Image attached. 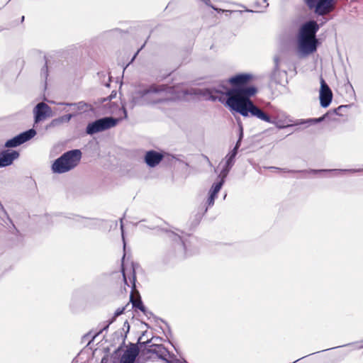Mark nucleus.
I'll use <instances>...</instances> for the list:
<instances>
[{"label":"nucleus","mask_w":363,"mask_h":363,"mask_svg":"<svg viewBox=\"0 0 363 363\" xmlns=\"http://www.w3.org/2000/svg\"><path fill=\"white\" fill-rule=\"evenodd\" d=\"M257 93L255 87L238 89L228 92V99L225 103L232 113H240L244 117L250 116L255 117L262 121L274 124L277 128L283 129L291 126V120L287 118L282 119L279 116L272 118L257 106L250 97Z\"/></svg>","instance_id":"f257e3e1"},{"label":"nucleus","mask_w":363,"mask_h":363,"mask_svg":"<svg viewBox=\"0 0 363 363\" xmlns=\"http://www.w3.org/2000/svg\"><path fill=\"white\" fill-rule=\"evenodd\" d=\"M187 93L179 87L168 86L164 84H152L138 91L133 98V105L157 104L167 101L180 99Z\"/></svg>","instance_id":"f03ea898"},{"label":"nucleus","mask_w":363,"mask_h":363,"mask_svg":"<svg viewBox=\"0 0 363 363\" xmlns=\"http://www.w3.org/2000/svg\"><path fill=\"white\" fill-rule=\"evenodd\" d=\"M252 78V76L250 74H239L235 76L230 77L228 79L230 84L233 86H236L234 89H229L224 86H219L218 88L213 89H199L195 90L194 94L202 96L206 100L211 101H222L223 96L225 94L227 97H229L228 92L238 89H245L246 87H241L246 84ZM247 86V88H248ZM228 99V98H227ZM228 100H226L227 101Z\"/></svg>","instance_id":"7ed1b4c3"},{"label":"nucleus","mask_w":363,"mask_h":363,"mask_svg":"<svg viewBox=\"0 0 363 363\" xmlns=\"http://www.w3.org/2000/svg\"><path fill=\"white\" fill-rule=\"evenodd\" d=\"M319 26L315 21H309L300 28L298 36V52L303 55L314 52L317 49L318 40L315 34Z\"/></svg>","instance_id":"20e7f679"},{"label":"nucleus","mask_w":363,"mask_h":363,"mask_svg":"<svg viewBox=\"0 0 363 363\" xmlns=\"http://www.w3.org/2000/svg\"><path fill=\"white\" fill-rule=\"evenodd\" d=\"M82 157L79 150H72L62 154L55 160L52 164L51 169L53 173L63 174L75 168Z\"/></svg>","instance_id":"39448f33"},{"label":"nucleus","mask_w":363,"mask_h":363,"mask_svg":"<svg viewBox=\"0 0 363 363\" xmlns=\"http://www.w3.org/2000/svg\"><path fill=\"white\" fill-rule=\"evenodd\" d=\"M120 119H116L111 117H106L98 119L93 123L88 124L86 127V133L93 135L101 132L116 125Z\"/></svg>","instance_id":"423d86ee"},{"label":"nucleus","mask_w":363,"mask_h":363,"mask_svg":"<svg viewBox=\"0 0 363 363\" xmlns=\"http://www.w3.org/2000/svg\"><path fill=\"white\" fill-rule=\"evenodd\" d=\"M230 169L231 167H228V166L225 164L220 174L218 175L220 181L213 184L208 192V198L206 201L208 206L206 207V208H208V207L212 206L214 204V201L216 198L217 197V194L220 191L224 183L225 179L227 177L228 174L229 173ZM206 210L207 209H206Z\"/></svg>","instance_id":"0eeeda50"},{"label":"nucleus","mask_w":363,"mask_h":363,"mask_svg":"<svg viewBox=\"0 0 363 363\" xmlns=\"http://www.w3.org/2000/svg\"><path fill=\"white\" fill-rule=\"evenodd\" d=\"M35 123H38L52 116L51 108L44 102L38 104L33 108Z\"/></svg>","instance_id":"6e6552de"},{"label":"nucleus","mask_w":363,"mask_h":363,"mask_svg":"<svg viewBox=\"0 0 363 363\" xmlns=\"http://www.w3.org/2000/svg\"><path fill=\"white\" fill-rule=\"evenodd\" d=\"M35 135L36 131L34 129H30L7 140L4 145L6 147H17L28 141L29 140L33 138Z\"/></svg>","instance_id":"1a4fd4ad"},{"label":"nucleus","mask_w":363,"mask_h":363,"mask_svg":"<svg viewBox=\"0 0 363 363\" xmlns=\"http://www.w3.org/2000/svg\"><path fill=\"white\" fill-rule=\"evenodd\" d=\"M336 0H318L313 6L314 12L318 16H325L335 9Z\"/></svg>","instance_id":"9d476101"},{"label":"nucleus","mask_w":363,"mask_h":363,"mask_svg":"<svg viewBox=\"0 0 363 363\" xmlns=\"http://www.w3.org/2000/svg\"><path fill=\"white\" fill-rule=\"evenodd\" d=\"M319 97L320 105L323 108H326L330 105L333 98L332 91L323 78L320 79Z\"/></svg>","instance_id":"9b49d317"},{"label":"nucleus","mask_w":363,"mask_h":363,"mask_svg":"<svg viewBox=\"0 0 363 363\" xmlns=\"http://www.w3.org/2000/svg\"><path fill=\"white\" fill-rule=\"evenodd\" d=\"M19 157V153L16 150H5L0 153V167H7L12 164L13 160Z\"/></svg>","instance_id":"f8f14e48"},{"label":"nucleus","mask_w":363,"mask_h":363,"mask_svg":"<svg viewBox=\"0 0 363 363\" xmlns=\"http://www.w3.org/2000/svg\"><path fill=\"white\" fill-rule=\"evenodd\" d=\"M242 137H243V128H242V125H240V134H239L238 140L235 147L233 148V150L230 152H229L225 157L226 161H225V164L228 166V167L232 168L233 165L234 164L235 158V156L237 155L238 150L239 147L240 146V143H241Z\"/></svg>","instance_id":"ddd939ff"},{"label":"nucleus","mask_w":363,"mask_h":363,"mask_svg":"<svg viewBox=\"0 0 363 363\" xmlns=\"http://www.w3.org/2000/svg\"><path fill=\"white\" fill-rule=\"evenodd\" d=\"M163 155L156 151H148L145 156V161L149 167L157 166L162 160Z\"/></svg>","instance_id":"4468645a"},{"label":"nucleus","mask_w":363,"mask_h":363,"mask_svg":"<svg viewBox=\"0 0 363 363\" xmlns=\"http://www.w3.org/2000/svg\"><path fill=\"white\" fill-rule=\"evenodd\" d=\"M138 354V350L137 348H130L124 352L121 359L120 363H134Z\"/></svg>","instance_id":"2eb2a0df"},{"label":"nucleus","mask_w":363,"mask_h":363,"mask_svg":"<svg viewBox=\"0 0 363 363\" xmlns=\"http://www.w3.org/2000/svg\"><path fill=\"white\" fill-rule=\"evenodd\" d=\"M72 117H73L72 114H67V115L60 116L57 118L52 120L51 122V125L55 126V125H58L64 123H68Z\"/></svg>","instance_id":"dca6fc26"},{"label":"nucleus","mask_w":363,"mask_h":363,"mask_svg":"<svg viewBox=\"0 0 363 363\" xmlns=\"http://www.w3.org/2000/svg\"><path fill=\"white\" fill-rule=\"evenodd\" d=\"M122 271L125 282L127 283V277L128 276L129 279L131 281H133V286H135V274L133 266H132L130 269L129 274H128L127 270L125 268H123Z\"/></svg>","instance_id":"f3484780"},{"label":"nucleus","mask_w":363,"mask_h":363,"mask_svg":"<svg viewBox=\"0 0 363 363\" xmlns=\"http://www.w3.org/2000/svg\"><path fill=\"white\" fill-rule=\"evenodd\" d=\"M130 301H131V302L133 303V307H135V308L140 309V311H144L145 308H144V306L143 305V303H142V301H140V298L134 299L133 296L131 295L130 296Z\"/></svg>","instance_id":"a211bd4d"},{"label":"nucleus","mask_w":363,"mask_h":363,"mask_svg":"<svg viewBox=\"0 0 363 363\" xmlns=\"http://www.w3.org/2000/svg\"><path fill=\"white\" fill-rule=\"evenodd\" d=\"M263 2L265 4L263 5V6H261L255 4V9H256L255 11V12H262L264 11V9H266L268 6V4H267V0H263Z\"/></svg>","instance_id":"6ab92c4d"},{"label":"nucleus","mask_w":363,"mask_h":363,"mask_svg":"<svg viewBox=\"0 0 363 363\" xmlns=\"http://www.w3.org/2000/svg\"><path fill=\"white\" fill-rule=\"evenodd\" d=\"M331 170H313V172H330ZM333 171H342V169H334ZM344 172H357L360 169H345Z\"/></svg>","instance_id":"aec40b11"},{"label":"nucleus","mask_w":363,"mask_h":363,"mask_svg":"<svg viewBox=\"0 0 363 363\" xmlns=\"http://www.w3.org/2000/svg\"><path fill=\"white\" fill-rule=\"evenodd\" d=\"M318 0H303L304 3L307 5V6L310 9H313V6H315V3L318 1Z\"/></svg>","instance_id":"412c9836"},{"label":"nucleus","mask_w":363,"mask_h":363,"mask_svg":"<svg viewBox=\"0 0 363 363\" xmlns=\"http://www.w3.org/2000/svg\"><path fill=\"white\" fill-rule=\"evenodd\" d=\"M124 309H125L124 308H118L116 311V312H115V313H114V318H116V317H118V315H121V314L123 313Z\"/></svg>","instance_id":"4be33fe9"},{"label":"nucleus","mask_w":363,"mask_h":363,"mask_svg":"<svg viewBox=\"0 0 363 363\" xmlns=\"http://www.w3.org/2000/svg\"><path fill=\"white\" fill-rule=\"evenodd\" d=\"M323 120V117H321V118H316V119H313V120H310L309 121L311 122V121H313V122H320Z\"/></svg>","instance_id":"5701e85b"},{"label":"nucleus","mask_w":363,"mask_h":363,"mask_svg":"<svg viewBox=\"0 0 363 363\" xmlns=\"http://www.w3.org/2000/svg\"><path fill=\"white\" fill-rule=\"evenodd\" d=\"M60 105H63V106H75L76 104H68V103H62V104H60Z\"/></svg>","instance_id":"b1692460"},{"label":"nucleus","mask_w":363,"mask_h":363,"mask_svg":"<svg viewBox=\"0 0 363 363\" xmlns=\"http://www.w3.org/2000/svg\"><path fill=\"white\" fill-rule=\"evenodd\" d=\"M274 62H275V67H276V68H277L278 64H279V58L277 57H274Z\"/></svg>","instance_id":"393cba45"},{"label":"nucleus","mask_w":363,"mask_h":363,"mask_svg":"<svg viewBox=\"0 0 363 363\" xmlns=\"http://www.w3.org/2000/svg\"><path fill=\"white\" fill-rule=\"evenodd\" d=\"M121 223H122V220H121ZM121 228L122 231V236H123V223L121 224ZM123 239L124 240V237H123Z\"/></svg>","instance_id":"a878e982"},{"label":"nucleus","mask_w":363,"mask_h":363,"mask_svg":"<svg viewBox=\"0 0 363 363\" xmlns=\"http://www.w3.org/2000/svg\"><path fill=\"white\" fill-rule=\"evenodd\" d=\"M123 114H124V118H127V113H126V110L123 107Z\"/></svg>","instance_id":"bb28decb"},{"label":"nucleus","mask_w":363,"mask_h":363,"mask_svg":"<svg viewBox=\"0 0 363 363\" xmlns=\"http://www.w3.org/2000/svg\"><path fill=\"white\" fill-rule=\"evenodd\" d=\"M304 122H301V123H296V125H298V124H301V123H303Z\"/></svg>","instance_id":"cd10ccee"},{"label":"nucleus","mask_w":363,"mask_h":363,"mask_svg":"<svg viewBox=\"0 0 363 363\" xmlns=\"http://www.w3.org/2000/svg\"><path fill=\"white\" fill-rule=\"evenodd\" d=\"M184 247L185 249H186V245L184 243Z\"/></svg>","instance_id":"c85d7f7f"},{"label":"nucleus","mask_w":363,"mask_h":363,"mask_svg":"<svg viewBox=\"0 0 363 363\" xmlns=\"http://www.w3.org/2000/svg\"><path fill=\"white\" fill-rule=\"evenodd\" d=\"M115 318H113V320L111 321H110V323H112V322L113 321Z\"/></svg>","instance_id":"c756f323"},{"label":"nucleus","mask_w":363,"mask_h":363,"mask_svg":"<svg viewBox=\"0 0 363 363\" xmlns=\"http://www.w3.org/2000/svg\"><path fill=\"white\" fill-rule=\"evenodd\" d=\"M247 11L252 12L253 11H252V10H247Z\"/></svg>","instance_id":"7c9ffc66"}]
</instances>
